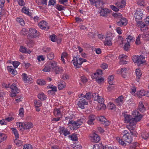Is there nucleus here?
<instances>
[{"instance_id":"6e6d98bb","label":"nucleus","mask_w":149,"mask_h":149,"mask_svg":"<svg viewBox=\"0 0 149 149\" xmlns=\"http://www.w3.org/2000/svg\"><path fill=\"white\" fill-rule=\"evenodd\" d=\"M28 32V30L26 29H23L20 32L21 35H25Z\"/></svg>"},{"instance_id":"aec40b11","label":"nucleus","mask_w":149,"mask_h":149,"mask_svg":"<svg viewBox=\"0 0 149 149\" xmlns=\"http://www.w3.org/2000/svg\"><path fill=\"white\" fill-rule=\"evenodd\" d=\"M100 13L101 16L105 17L107 16L108 14L109 13V9L107 8H101Z\"/></svg>"},{"instance_id":"79ce46f5","label":"nucleus","mask_w":149,"mask_h":149,"mask_svg":"<svg viewBox=\"0 0 149 149\" xmlns=\"http://www.w3.org/2000/svg\"><path fill=\"white\" fill-rule=\"evenodd\" d=\"M16 21L18 22L22 26H24V22L22 18L17 17L16 19Z\"/></svg>"},{"instance_id":"7ed1b4c3","label":"nucleus","mask_w":149,"mask_h":149,"mask_svg":"<svg viewBox=\"0 0 149 149\" xmlns=\"http://www.w3.org/2000/svg\"><path fill=\"white\" fill-rule=\"evenodd\" d=\"M117 139L119 144L123 146L126 145V143L125 142L130 143H131L132 140V139L130 134H128L127 135H124L121 139L119 138L118 139L117 138Z\"/></svg>"},{"instance_id":"dca6fc26","label":"nucleus","mask_w":149,"mask_h":149,"mask_svg":"<svg viewBox=\"0 0 149 149\" xmlns=\"http://www.w3.org/2000/svg\"><path fill=\"white\" fill-rule=\"evenodd\" d=\"M91 141L97 143L100 140V137L97 134L94 133L90 136Z\"/></svg>"},{"instance_id":"4c0bfd02","label":"nucleus","mask_w":149,"mask_h":149,"mask_svg":"<svg viewBox=\"0 0 149 149\" xmlns=\"http://www.w3.org/2000/svg\"><path fill=\"white\" fill-rule=\"evenodd\" d=\"M51 68L48 64L47 63L45 65V67L43 69V71L45 72H49L50 71Z\"/></svg>"},{"instance_id":"f704fd0d","label":"nucleus","mask_w":149,"mask_h":149,"mask_svg":"<svg viewBox=\"0 0 149 149\" xmlns=\"http://www.w3.org/2000/svg\"><path fill=\"white\" fill-rule=\"evenodd\" d=\"M142 138L144 139H148L149 138V133L147 132H142L141 134Z\"/></svg>"},{"instance_id":"c03bdc74","label":"nucleus","mask_w":149,"mask_h":149,"mask_svg":"<svg viewBox=\"0 0 149 149\" xmlns=\"http://www.w3.org/2000/svg\"><path fill=\"white\" fill-rule=\"evenodd\" d=\"M14 142L18 146H20L22 145V141L17 139V138H16L14 141Z\"/></svg>"},{"instance_id":"20e7f679","label":"nucleus","mask_w":149,"mask_h":149,"mask_svg":"<svg viewBox=\"0 0 149 149\" xmlns=\"http://www.w3.org/2000/svg\"><path fill=\"white\" fill-rule=\"evenodd\" d=\"M145 57L143 55L139 56H134L132 58V59L133 61L138 65V66L144 63V60L145 59Z\"/></svg>"},{"instance_id":"338daca9","label":"nucleus","mask_w":149,"mask_h":149,"mask_svg":"<svg viewBox=\"0 0 149 149\" xmlns=\"http://www.w3.org/2000/svg\"><path fill=\"white\" fill-rule=\"evenodd\" d=\"M47 58L49 60L52 59L54 57V53H51L48 54L47 56Z\"/></svg>"},{"instance_id":"69168bd1","label":"nucleus","mask_w":149,"mask_h":149,"mask_svg":"<svg viewBox=\"0 0 149 149\" xmlns=\"http://www.w3.org/2000/svg\"><path fill=\"white\" fill-rule=\"evenodd\" d=\"M19 115L20 116H22L24 114V110L23 108H20L19 110Z\"/></svg>"},{"instance_id":"052dcab7","label":"nucleus","mask_w":149,"mask_h":149,"mask_svg":"<svg viewBox=\"0 0 149 149\" xmlns=\"http://www.w3.org/2000/svg\"><path fill=\"white\" fill-rule=\"evenodd\" d=\"M5 2V0H0V8L1 10H3V6Z\"/></svg>"},{"instance_id":"8fccbe9b","label":"nucleus","mask_w":149,"mask_h":149,"mask_svg":"<svg viewBox=\"0 0 149 149\" xmlns=\"http://www.w3.org/2000/svg\"><path fill=\"white\" fill-rule=\"evenodd\" d=\"M22 79L23 80L24 82H26L27 81L29 80L30 79L27 76V74L25 73H23L22 74Z\"/></svg>"},{"instance_id":"f3484780","label":"nucleus","mask_w":149,"mask_h":149,"mask_svg":"<svg viewBox=\"0 0 149 149\" xmlns=\"http://www.w3.org/2000/svg\"><path fill=\"white\" fill-rule=\"evenodd\" d=\"M127 23V21L126 18H122L120 21L118 22L117 24L118 25L122 26H125L126 25Z\"/></svg>"},{"instance_id":"ea45409f","label":"nucleus","mask_w":149,"mask_h":149,"mask_svg":"<svg viewBox=\"0 0 149 149\" xmlns=\"http://www.w3.org/2000/svg\"><path fill=\"white\" fill-rule=\"evenodd\" d=\"M111 39H105V40L104 42V45L106 46H110L112 45Z\"/></svg>"},{"instance_id":"680f3d73","label":"nucleus","mask_w":149,"mask_h":149,"mask_svg":"<svg viewBox=\"0 0 149 149\" xmlns=\"http://www.w3.org/2000/svg\"><path fill=\"white\" fill-rule=\"evenodd\" d=\"M42 50L44 52L48 53L51 51V48L47 47H43Z\"/></svg>"},{"instance_id":"c9c22d12","label":"nucleus","mask_w":149,"mask_h":149,"mask_svg":"<svg viewBox=\"0 0 149 149\" xmlns=\"http://www.w3.org/2000/svg\"><path fill=\"white\" fill-rule=\"evenodd\" d=\"M66 86V84L64 82H62L58 84V87L59 90H61L65 88Z\"/></svg>"},{"instance_id":"a18cd8bd","label":"nucleus","mask_w":149,"mask_h":149,"mask_svg":"<svg viewBox=\"0 0 149 149\" xmlns=\"http://www.w3.org/2000/svg\"><path fill=\"white\" fill-rule=\"evenodd\" d=\"M145 91L144 90H140L138 93V96L139 98H141L142 96H145Z\"/></svg>"},{"instance_id":"3c124183","label":"nucleus","mask_w":149,"mask_h":149,"mask_svg":"<svg viewBox=\"0 0 149 149\" xmlns=\"http://www.w3.org/2000/svg\"><path fill=\"white\" fill-rule=\"evenodd\" d=\"M71 138V139L73 141H76L77 140L78 138L77 135L75 134H73L69 136Z\"/></svg>"},{"instance_id":"bb28decb","label":"nucleus","mask_w":149,"mask_h":149,"mask_svg":"<svg viewBox=\"0 0 149 149\" xmlns=\"http://www.w3.org/2000/svg\"><path fill=\"white\" fill-rule=\"evenodd\" d=\"M47 63L50 67L52 68V69H54L57 66L56 62L54 61H52Z\"/></svg>"},{"instance_id":"5701e85b","label":"nucleus","mask_w":149,"mask_h":149,"mask_svg":"<svg viewBox=\"0 0 149 149\" xmlns=\"http://www.w3.org/2000/svg\"><path fill=\"white\" fill-rule=\"evenodd\" d=\"M120 2H118L117 5L118 7L119 8H122L125 6L126 4V0H120Z\"/></svg>"},{"instance_id":"58836bf2","label":"nucleus","mask_w":149,"mask_h":149,"mask_svg":"<svg viewBox=\"0 0 149 149\" xmlns=\"http://www.w3.org/2000/svg\"><path fill=\"white\" fill-rule=\"evenodd\" d=\"M63 70L62 68L57 66L54 68V72L56 74H58L62 72Z\"/></svg>"},{"instance_id":"a878e982","label":"nucleus","mask_w":149,"mask_h":149,"mask_svg":"<svg viewBox=\"0 0 149 149\" xmlns=\"http://www.w3.org/2000/svg\"><path fill=\"white\" fill-rule=\"evenodd\" d=\"M137 26L141 28V31H142L144 30H146V27L145 28V29L143 28L146 26V25L144 23L142 22V21H141V22H137Z\"/></svg>"},{"instance_id":"cd10ccee","label":"nucleus","mask_w":149,"mask_h":149,"mask_svg":"<svg viewBox=\"0 0 149 149\" xmlns=\"http://www.w3.org/2000/svg\"><path fill=\"white\" fill-rule=\"evenodd\" d=\"M19 50L20 52L26 53L30 54L31 52L30 50L27 49L26 47H23L22 46H21L20 47Z\"/></svg>"},{"instance_id":"49530a36","label":"nucleus","mask_w":149,"mask_h":149,"mask_svg":"<svg viewBox=\"0 0 149 149\" xmlns=\"http://www.w3.org/2000/svg\"><path fill=\"white\" fill-rule=\"evenodd\" d=\"M7 136L5 134L0 133V143L5 140Z\"/></svg>"},{"instance_id":"7c9ffc66","label":"nucleus","mask_w":149,"mask_h":149,"mask_svg":"<svg viewBox=\"0 0 149 149\" xmlns=\"http://www.w3.org/2000/svg\"><path fill=\"white\" fill-rule=\"evenodd\" d=\"M142 37L145 41L149 40V31L144 33L142 35Z\"/></svg>"},{"instance_id":"0eeeda50","label":"nucleus","mask_w":149,"mask_h":149,"mask_svg":"<svg viewBox=\"0 0 149 149\" xmlns=\"http://www.w3.org/2000/svg\"><path fill=\"white\" fill-rule=\"evenodd\" d=\"M91 4H93L95 3V6L97 8L101 9L103 8L104 3L102 0H90Z\"/></svg>"},{"instance_id":"4be33fe9","label":"nucleus","mask_w":149,"mask_h":149,"mask_svg":"<svg viewBox=\"0 0 149 149\" xmlns=\"http://www.w3.org/2000/svg\"><path fill=\"white\" fill-rule=\"evenodd\" d=\"M89 119L88 121V123L90 125L93 124V122L95 120L96 117L93 115H90L89 117Z\"/></svg>"},{"instance_id":"6e6552de","label":"nucleus","mask_w":149,"mask_h":149,"mask_svg":"<svg viewBox=\"0 0 149 149\" xmlns=\"http://www.w3.org/2000/svg\"><path fill=\"white\" fill-rule=\"evenodd\" d=\"M10 88L11 89V97H15L16 96V94L19 92V90L17 88L16 85L15 84H13L11 85Z\"/></svg>"},{"instance_id":"de8ad7c7","label":"nucleus","mask_w":149,"mask_h":149,"mask_svg":"<svg viewBox=\"0 0 149 149\" xmlns=\"http://www.w3.org/2000/svg\"><path fill=\"white\" fill-rule=\"evenodd\" d=\"M38 84L40 85H43L46 84V82L43 79H38L37 81Z\"/></svg>"},{"instance_id":"b1692460","label":"nucleus","mask_w":149,"mask_h":149,"mask_svg":"<svg viewBox=\"0 0 149 149\" xmlns=\"http://www.w3.org/2000/svg\"><path fill=\"white\" fill-rule=\"evenodd\" d=\"M60 132L61 134H63L65 136L70 134V131L65 129L64 127H62L60 128Z\"/></svg>"},{"instance_id":"423d86ee","label":"nucleus","mask_w":149,"mask_h":149,"mask_svg":"<svg viewBox=\"0 0 149 149\" xmlns=\"http://www.w3.org/2000/svg\"><path fill=\"white\" fill-rule=\"evenodd\" d=\"M141 9L136 10L135 13L134 17L136 22H141L143 17V13Z\"/></svg>"},{"instance_id":"e433bc0d","label":"nucleus","mask_w":149,"mask_h":149,"mask_svg":"<svg viewBox=\"0 0 149 149\" xmlns=\"http://www.w3.org/2000/svg\"><path fill=\"white\" fill-rule=\"evenodd\" d=\"M126 39H127V42L130 44L131 42H134L135 40L133 36L130 35L128 36Z\"/></svg>"},{"instance_id":"c85d7f7f","label":"nucleus","mask_w":149,"mask_h":149,"mask_svg":"<svg viewBox=\"0 0 149 149\" xmlns=\"http://www.w3.org/2000/svg\"><path fill=\"white\" fill-rule=\"evenodd\" d=\"M22 11L25 14L30 16L31 15V13L29 12V9L26 7H23L22 9Z\"/></svg>"},{"instance_id":"393cba45","label":"nucleus","mask_w":149,"mask_h":149,"mask_svg":"<svg viewBox=\"0 0 149 149\" xmlns=\"http://www.w3.org/2000/svg\"><path fill=\"white\" fill-rule=\"evenodd\" d=\"M135 72L136 76V80L138 82H139V79L142 75V73L141 72V70L139 69H136V70Z\"/></svg>"},{"instance_id":"72a5a7b5","label":"nucleus","mask_w":149,"mask_h":149,"mask_svg":"<svg viewBox=\"0 0 149 149\" xmlns=\"http://www.w3.org/2000/svg\"><path fill=\"white\" fill-rule=\"evenodd\" d=\"M125 121L127 123H128L130 122V120L132 118V116L130 115L127 114H125Z\"/></svg>"},{"instance_id":"4468645a","label":"nucleus","mask_w":149,"mask_h":149,"mask_svg":"<svg viewBox=\"0 0 149 149\" xmlns=\"http://www.w3.org/2000/svg\"><path fill=\"white\" fill-rule=\"evenodd\" d=\"M132 114L134 118L137 119L138 121H140L142 117V115L140 114L139 111L136 110H135L132 111Z\"/></svg>"},{"instance_id":"4d7b16f0","label":"nucleus","mask_w":149,"mask_h":149,"mask_svg":"<svg viewBox=\"0 0 149 149\" xmlns=\"http://www.w3.org/2000/svg\"><path fill=\"white\" fill-rule=\"evenodd\" d=\"M112 33L110 32H108L107 33L105 39L112 40Z\"/></svg>"},{"instance_id":"f03ea898","label":"nucleus","mask_w":149,"mask_h":149,"mask_svg":"<svg viewBox=\"0 0 149 149\" xmlns=\"http://www.w3.org/2000/svg\"><path fill=\"white\" fill-rule=\"evenodd\" d=\"M93 96L94 100L98 102V107L100 109H104L106 108V105L104 104V99L101 96H99L97 93H93Z\"/></svg>"},{"instance_id":"a19ab883","label":"nucleus","mask_w":149,"mask_h":149,"mask_svg":"<svg viewBox=\"0 0 149 149\" xmlns=\"http://www.w3.org/2000/svg\"><path fill=\"white\" fill-rule=\"evenodd\" d=\"M38 98L42 100H45L46 97L43 93H40L38 95Z\"/></svg>"},{"instance_id":"6ab92c4d","label":"nucleus","mask_w":149,"mask_h":149,"mask_svg":"<svg viewBox=\"0 0 149 149\" xmlns=\"http://www.w3.org/2000/svg\"><path fill=\"white\" fill-rule=\"evenodd\" d=\"M127 56L125 55L122 54L120 55L119 58L120 59L119 64H125L127 62L126 61H123V59H125L127 58Z\"/></svg>"},{"instance_id":"a211bd4d","label":"nucleus","mask_w":149,"mask_h":149,"mask_svg":"<svg viewBox=\"0 0 149 149\" xmlns=\"http://www.w3.org/2000/svg\"><path fill=\"white\" fill-rule=\"evenodd\" d=\"M75 58V59L74 58L72 61L73 62V64L74 65L76 66L77 68H78L79 67V65L82 63V62L81 60V58H79L78 59L77 58Z\"/></svg>"},{"instance_id":"37998d69","label":"nucleus","mask_w":149,"mask_h":149,"mask_svg":"<svg viewBox=\"0 0 149 149\" xmlns=\"http://www.w3.org/2000/svg\"><path fill=\"white\" fill-rule=\"evenodd\" d=\"M16 138H18L19 135L17 130L15 128H11Z\"/></svg>"},{"instance_id":"ddd939ff","label":"nucleus","mask_w":149,"mask_h":149,"mask_svg":"<svg viewBox=\"0 0 149 149\" xmlns=\"http://www.w3.org/2000/svg\"><path fill=\"white\" fill-rule=\"evenodd\" d=\"M93 94L91 93L88 92L85 95H84L83 94H81L80 95H79V98H80L81 97L83 98H85L87 100H90L91 98V97H93Z\"/></svg>"},{"instance_id":"9d476101","label":"nucleus","mask_w":149,"mask_h":149,"mask_svg":"<svg viewBox=\"0 0 149 149\" xmlns=\"http://www.w3.org/2000/svg\"><path fill=\"white\" fill-rule=\"evenodd\" d=\"M87 104L88 102L86 101L84 99L82 98L79 100L77 104L78 107L82 109H84V105Z\"/></svg>"},{"instance_id":"e2e57ef3","label":"nucleus","mask_w":149,"mask_h":149,"mask_svg":"<svg viewBox=\"0 0 149 149\" xmlns=\"http://www.w3.org/2000/svg\"><path fill=\"white\" fill-rule=\"evenodd\" d=\"M121 72H122V76L125 78L126 77L125 75H124V74L126 72L127 70V68H121Z\"/></svg>"},{"instance_id":"473e14b6","label":"nucleus","mask_w":149,"mask_h":149,"mask_svg":"<svg viewBox=\"0 0 149 149\" xmlns=\"http://www.w3.org/2000/svg\"><path fill=\"white\" fill-rule=\"evenodd\" d=\"M139 121L137 120V119L132 118V119H131L128 123L131 125H135L136 123Z\"/></svg>"},{"instance_id":"0e129e2a","label":"nucleus","mask_w":149,"mask_h":149,"mask_svg":"<svg viewBox=\"0 0 149 149\" xmlns=\"http://www.w3.org/2000/svg\"><path fill=\"white\" fill-rule=\"evenodd\" d=\"M57 36L54 35H53L50 36L51 40L53 42H55L56 40Z\"/></svg>"},{"instance_id":"5fc2aeb1","label":"nucleus","mask_w":149,"mask_h":149,"mask_svg":"<svg viewBox=\"0 0 149 149\" xmlns=\"http://www.w3.org/2000/svg\"><path fill=\"white\" fill-rule=\"evenodd\" d=\"M130 43L127 42L124 45L123 48L125 50L127 51L130 47Z\"/></svg>"},{"instance_id":"603ef678","label":"nucleus","mask_w":149,"mask_h":149,"mask_svg":"<svg viewBox=\"0 0 149 149\" xmlns=\"http://www.w3.org/2000/svg\"><path fill=\"white\" fill-rule=\"evenodd\" d=\"M108 107L109 109L111 110L114 109L116 108V106L111 102H109L108 103Z\"/></svg>"},{"instance_id":"2f4dec72","label":"nucleus","mask_w":149,"mask_h":149,"mask_svg":"<svg viewBox=\"0 0 149 149\" xmlns=\"http://www.w3.org/2000/svg\"><path fill=\"white\" fill-rule=\"evenodd\" d=\"M139 109L140 111L142 112H143L146 110V108L144 107L143 104L142 102L139 103Z\"/></svg>"},{"instance_id":"09e8293b","label":"nucleus","mask_w":149,"mask_h":149,"mask_svg":"<svg viewBox=\"0 0 149 149\" xmlns=\"http://www.w3.org/2000/svg\"><path fill=\"white\" fill-rule=\"evenodd\" d=\"M113 78L114 77L112 75H111L108 77V81L109 84L111 85L113 84Z\"/></svg>"},{"instance_id":"1a4fd4ad","label":"nucleus","mask_w":149,"mask_h":149,"mask_svg":"<svg viewBox=\"0 0 149 149\" xmlns=\"http://www.w3.org/2000/svg\"><path fill=\"white\" fill-rule=\"evenodd\" d=\"M38 25L41 29L47 31L49 29V27L47 23L44 21L40 22L38 24Z\"/></svg>"},{"instance_id":"f8f14e48","label":"nucleus","mask_w":149,"mask_h":149,"mask_svg":"<svg viewBox=\"0 0 149 149\" xmlns=\"http://www.w3.org/2000/svg\"><path fill=\"white\" fill-rule=\"evenodd\" d=\"M102 74V70H98L96 73L93 74L91 75V77L92 79H95L96 80L97 79H98L100 77H101V75Z\"/></svg>"},{"instance_id":"13d9d810","label":"nucleus","mask_w":149,"mask_h":149,"mask_svg":"<svg viewBox=\"0 0 149 149\" xmlns=\"http://www.w3.org/2000/svg\"><path fill=\"white\" fill-rule=\"evenodd\" d=\"M34 44V42L32 40H29L27 43L28 46L31 47H33Z\"/></svg>"},{"instance_id":"39448f33","label":"nucleus","mask_w":149,"mask_h":149,"mask_svg":"<svg viewBox=\"0 0 149 149\" xmlns=\"http://www.w3.org/2000/svg\"><path fill=\"white\" fill-rule=\"evenodd\" d=\"M39 33L35 28H31L29 29V34L27 36L28 38H35L39 36Z\"/></svg>"},{"instance_id":"412c9836","label":"nucleus","mask_w":149,"mask_h":149,"mask_svg":"<svg viewBox=\"0 0 149 149\" xmlns=\"http://www.w3.org/2000/svg\"><path fill=\"white\" fill-rule=\"evenodd\" d=\"M99 121L101 122L102 124L105 126L109 125L110 123L104 117L101 116L99 118Z\"/></svg>"},{"instance_id":"774afa93","label":"nucleus","mask_w":149,"mask_h":149,"mask_svg":"<svg viewBox=\"0 0 149 149\" xmlns=\"http://www.w3.org/2000/svg\"><path fill=\"white\" fill-rule=\"evenodd\" d=\"M32 146L30 144H26L24 145V148L23 149H32Z\"/></svg>"},{"instance_id":"f257e3e1","label":"nucleus","mask_w":149,"mask_h":149,"mask_svg":"<svg viewBox=\"0 0 149 149\" xmlns=\"http://www.w3.org/2000/svg\"><path fill=\"white\" fill-rule=\"evenodd\" d=\"M65 116H66L65 117V119L69 120L68 124H72L74 129L79 128L80 125H81L85 121V120L83 118H81L76 121L71 120L74 116L71 111L67 113Z\"/></svg>"},{"instance_id":"9b49d317","label":"nucleus","mask_w":149,"mask_h":149,"mask_svg":"<svg viewBox=\"0 0 149 149\" xmlns=\"http://www.w3.org/2000/svg\"><path fill=\"white\" fill-rule=\"evenodd\" d=\"M124 97L123 96H120L116 99L115 102L116 104L118 106L122 105L123 102Z\"/></svg>"},{"instance_id":"bf43d9fd","label":"nucleus","mask_w":149,"mask_h":149,"mask_svg":"<svg viewBox=\"0 0 149 149\" xmlns=\"http://www.w3.org/2000/svg\"><path fill=\"white\" fill-rule=\"evenodd\" d=\"M141 37V35L139 34L136 40L135 43L136 45H139L141 43L140 41V38Z\"/></svg>"},{"instance_id":"c756f323","label":"nucleus","mask_w":149,"mask_h":149,"mask_svg":"<svg viewBox=\"0 0 149 149\" xmlns=\"http://www.w3.org/2000/svg\"><path fill=\"white\" fill-rule=\"evenodd\" d=\"M24 126L25 130H27L32 128L33 127V125L31 123H24Z\"/></svg>"},{"instance_id":"2eb2a0df","label":"nucleus","mask_w":149,"mask_h":149,"mask_svg":"<svg viewBox=\"0 0 149 149\" xmlns=\"http://www.w3.org/2000/svg\"><path fill=\"white\" fill-rule=\"evenodd\" d=\"M62 109L59 108H55L54 111V114L55 117H62V114L61 111Z\"/></svg>"},{"instance_id":"864d4df0","label":"nucleus","mask_w":149,"mask_h":149,"mask_svg":"<svg viewBox=\"0 0 149 149\" xmlns=\"http://www.w3.org/2000/svg\"><path fill=\"white\" fill-rule=\"evenodd\" d=\"M35 107H40L41 106L42 103L40 100H37L35 102Z\"/></svg>"}]
</instances>
